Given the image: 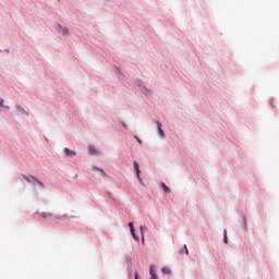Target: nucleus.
Wrapping results in <instances>:
<instances>
[{"mask_svg": "<svg viewBox=\"0 0 279 279\" xmlns=\"http://www.w3.org/2000/svg\"><path fill=\"white\" fill-rule=\"evenodd\" d=\"M154 123L157 125V134L159 138H167V134H165V130H162V122H160V120H155Z\"/></svg>", "mask_w": 279, "mask_h": 279, "instance_id": "1", "label": "nucleus"}, {"mask_svg": "<svg viewBox=\"0 0 279 279\" xmlns=\"http://www.w3.org/2000/svg\"><path fill=\"white\" fill-rule=\"evenodd\" d=\"M56 31L58 32V34H61L63 38H69V28H65L64 26H62V24H57Z\"/></svg>", "mask_w": 279, "mask_h": 279, "instance_id": "2", "label": "nucleus"}, {"mask_svg": "<svg viewBox=\"0 0 279 279\" xmlns=\"http://www.w3.org/2000/svg\"><path fill=\"white\" fill-rule=\"evenodd\" d=\"M129 228L134 241H140L138 234H136V228H134V222H129Z\"/></svg>", "mask_w": 279, "mask_h": 279, "instance_id": "3", "label": "nucleus"}, {"mask_svg": "<svg viewBox=\"0 0 279 279\" xmlns=\"http://www.w3.org/2000/svg\"><path fill=\"white\" fill-rule=\"evenodd\" d=\"M150 279H158V274L156 272V266L153 264L149 266Z\"/></svg>", "mask_w": 279, "mask_h": 279, "instance_id": "4", "label": "nucleus"}, {"mask_svg": "<svg viewBox=\"0 0 279 279\" xmlns=\"http://www.w3.org/2000/svg\"><path fill=\"white\" fill-rule=\"evenodd\" d=\"M93 170L94 171H97L98 173H100L101 178H108V173L106 172V170L97 167V166H94L93 167Z\"/></svg>", "mask_w": 279, "mask_h": 279, "instance_id": "5", "label": "nucleus"}, {"mask_svg": "<svg viewBox=\"0 0 279 279\" xmlns=\"http://www.w3.org/2000/svg\"><path fill=\"white\" fill-rule=\"evenodd\" d=\"M88 154L89 156H99V150L95 148V145H92L88 147Z\"/></svg>", "mask_w": 279, "mask_h": 279, "instance_id": "6", "label": "nucleus"}, {"mask_svg": "<svg viewBox=\"0 0 279 279\" xmlns=\"http://www.w3.org/2000/svg\"><path fill=\"white\" fill-rule=\"evenodd\" d=\"M15 109L17 110V112H22L23 114H25V117H29V112H27L25 108L21 107V105H15Z\"/></svg>", "mask_w": 279, "mask_h": 279, "instance_id": "7", "label": "nucleus"}, {"mask_svg": "<svg viewBox=\"0 0 279 279\" xmlns=\"http://www.w3.org/2000/svg\"><path fill=\"white\" fill-rule=\"evenodd\" d=\"M133 168L136 175H141V166H138V161H133Z\"/></svg>", "mask_w": 279, "mask_h": 279, "instance_id": "8", "label": "nucleus"}, {"mask_svg": "<svg viewBox=\"0 0 279 279\" xmlns=\"http://www.w3.org/2000/svg\"><path fill=\"white\" fill-rule=\"evenodd\" d=\"M140 230H141V234H142V243H145V235H143V234H144V232H147V227L141 225Z\"/></svg>", "mask_w": 279, "mask_h": 279, "instance_id": "9", "label": "nucleus"}, {"mask_svg": "<svg viewBox=\"0 0 279 279\" xmlns=\"http://www.w3.org/2000/svg\"><path fill=\"white\" fill-rule=\"evenodd\" d=\"M141 92L143 95H145V97H149L151 95V89L147 88V86H144Z\"/></svg>", "mask_w": 279, "mask_h": 279, "instance_id": "10", "label": "nucleus"}, {"mask_svg": "<svg viewBox=\"0 0 279 279\" xmlns=\"http://www.w3.org/2000/svg\"><path fill=\"white\" fill-rule=\"evenodd\" d=\"M134 84L137 86V88H140V90H142V88H145V83L141 80H135Z\"/></svg>", "mask_w": 279, "mask_h": 279, "instance_id": "11", "label": "nucleus"}, {"mask_svg": "<svg viewBox=\"0 0 279 279\" xmlns=\"http://www.w3.org/2000/svg\"><path fill=\"white\" fill-rule=\"evenodd\" d=\"M64 155L65 156H77V154L70 148H64Z\"/></svg>", "mask_w": 279, "mask_h": 279, "instance_id": "12", "label": "nucleus"}, {"mask_svg": "<svg viewBox=\"0 0 279 279\" xmlns=\"http://www.w3.org/2000/svg\"><path fill=\"white\" fill-rule=\"evenodd\" d=\"M179 254H186V256H189V247L186 244H184L183 247L179 250Z\"/></svg>", "mask_w": 279, "mask_h": 279, "instance_id": "13", "label": "nucleus"}, {"mask_svg": "<svg viewBox=\"0 0 279 279\" xmlns=\"http://www.w3.org/2000/svg\"><path fill=\"white\" fill-rule=\"evenodd\" d=\"M32 180H34L37 184H39V186H41L43 189H45V183H43V181L38 180L36 177L32 175L31 177Z\"/></svg>", "mask_w": 279, "mask_h": 279, "instance_id": "14", "label": "nucleus"}, {"mask_svg": "<svg viewBox=\"0 0 279 279\" xmlns=\"http://www.w3.org/2000/svg\"><path fill=\"white\" fill-rule=\"evenodd\" d=\"M161 187L163 193H171V189L167 185V183H161Z\"/></svg>", "mask_w": 279, "mask_h": 279, "instance_id": "15", "label": "nucleus"}, {"mask_svg": "<svg viewBox=\"0 0 279 279\" xmlns=\"http://www.w3.org/2000/svg\"><path fill=\"white\" fill-rule=\"evenodd\" d=\"M242 228H247V217L245 215L242 216Z\"/></svg>", "mask_w": 279, "mask_h": 279, "instance_id": "16", "label": "nucleus"}, {"mask_svg": "<svg viewBox=\"0 0 279 279\" xmlns=\"http://www.w3.org/2000/svg\"><path fill=\"white\" fill-rule=\"evenodd\" d=\"M161 272H162L163 275H169V274H171V268H169V267H162V268H161Z\"/></svg>", "mask_w": 279, "mask_h": 279, "instance_id": "17", "label": "nucleus"}, {"mask_svg": "<svg viewBox=\"0 0 279 279\" xmlns=\"http://www.w3.org/2000/svg\"><path fill=\"white\" fill-rule=\"evenodd\" d=\"M223 243L228 245V230H223Z\"/></svg>", "mask_w": 279, "mask_h": 279, "instance_id": "18", "label": "nucleus"}, {"mask_svg": "<svg viewBox=\"0 0 279 279\" xmlns=\"http://www.w3.org/2000/svg\"><path fill=\"white\" fill-rule=\"evenodd\" d=\"M41 217L46 219V217H53V214L51 213H41Z\"/></svg>", "mask_w": 279, "mask_h": 279, "instance_id": "19", "label": "nucleus"}, {"mask_svg": "<svg viewBox=\"0 0 279 279\" xmlns=\"http://www.w3.org/2000/svg\"><path fill=\"white\" fill-rule=\"evenodd\" d=\"M116 73H118V75H117L118 80H123V73H121V71L119 69H117Z\"/></svg>", "mask_w": 279, "mask_h": 279, "instance_id": "20", "label": "nucleus"}, {"mask_svg": "<svg viewBox=\"0 0 279 279\" xmlns=\"http://www.w3.org/2000/svg\"><path fill=\"white\" fill-rule=\"evenodd\" d=\"M133 138H135L140 145H143V140H140L136 135H134Z\"/></svg>", "mask_w": 279, "mask_h": 279, "instance_id": "21", "label": "nucleus"}, {"mask_svg": "<svg viewBox=\"0 0 279 279\" xmlns=\"http://www.w3.org/2000/svg\"><path fill=\"white\" fill-rule=\"evenodd\" d=\"M120 123H121L122 128H124V130H128V124L125 123V121H121Z\"/></svg>", "mask_w": 279, "mask_h": 279, "instance_id": "22", "label": "nucleus"}, {"mask_svg": "<svg viewBox=\"0 0 279 279\" xmlns=\"http://www.w3.org/2000/svg\"><path fill=\"white\" fill-rule=\"evenodd\" d=\"M24 180H26V182H32V179H29V177L27 175H23Z\"/></svg>", "mask_w": 279, "mask_h": 279, "instance_id": "23", "label": "nucleus"}, {"mask_svg": "<svg viewBox=\"0 0 279 279\" xmlns=\"http://www.w3.org/2000/svg\"><path fill=\"white\" fill-rule=\"evenodd\" d=\"M0 108H3V99L0 98Z\"/></svg>", "mask_w": 279, "mask_h": 279, "instance_id": "24", "label": "nucleus"}, {"mask_svg": "<svg viewBox=\"0 0 279 279\" xmlns=\"http://www.w3.org/2000/svg\"><path fill=\"white\" fill-rule=\"evenodd\" d=\"M136 178H137V181L140 182L141 180H143L142 178H141V174H136Z\"/></svg>", "mask_w": 279, "mask_h": 279, "instance_id": "25", "label": "nucleus"}, {"mask_svg": "<svg viewBox=\"0 0 279 279\" xmlns=\"http://www.w3.org/2000/svg\"><path fill=\"white\" fill-rule=\"evenodd\" d=\"M4 110H10V106L3 105Z\"/></svg>", "mask_w": 279, "mask_h": 279, "instance_id": "26", "label": "nucleus"}, {"mask_svg": "<svg viewBox=\"0 0 279 279\" xmlns=\"http://www.w3.org/2000/svg\"><path fill=\"white\" fill-rule=\"evenodd\" d=\"M4 53H10V49L2 50Z\"/></svg>", "mask_w": 279, "mask_h": 279, "instance_id": "27", "label": "nucleus"}, {"mask_svg": "<svg viewBox=\"0 0 279 279\" xmlns=\"http://www.w3.org/2000/svg\"><path fill=\"white\" fill-rule=\"evenodd\" d=\"M138 183L142 184V185L145 184V183L143 182V179H140Z\"/></svg>", "mask_w": 279, "mask_h": 279, "instance_id": "28", "label": "nucleus"}, {"mask_svg": "<svg viewBox=\"0 0 279 279\" xmlns=\"http://www.w3.org/2000/svg\"><path fill=\"white\" fill-rule=\"evenodd\" d=\"M135 279H138V272H135Z\"/></svg>", "mask_w": 279, "mask_h": 279, "instance_id": "29", "label": "nucleus"}, {"mask_svg": "<svg viewBox=\"0 0 279 279\" xmlns=\"http://www.w3.org/2000/svg\"><path fill=\"white\" fill-rule=\"evenodd\" d=\"M63 217H66V214H64Z\"/></svg>", "mask_w": 279, "mask_h": 279, "instance_id": "30", "label": "nucleus"}, {"mask_svg": "<svg viewBox=\"0 0 279 279\" xmlns=\"http://www.w3.org/2000/svg\"><path fill=\"white\" fill-rule=\"evenodd\" d=\"M1 51H3V50L0 49V52H1Z\"/></svg>", "mask_w": 279, "mask_h": 279, "instance_id": "31", "label": "nucleus"}, {"mask_svg": "<svg viewBox=\"0 0 279 279\" xmlns=\"http://www.w3.org/2000/svg\"><path fill=\"white\" fill-rule=\"evenodd\" d=\"M105 1H109V0H105Z\"/></svg>", "mask_w": 279, "mask_h": 279, "instance_id": "32", "label": "nucleus"}]
</instances>
